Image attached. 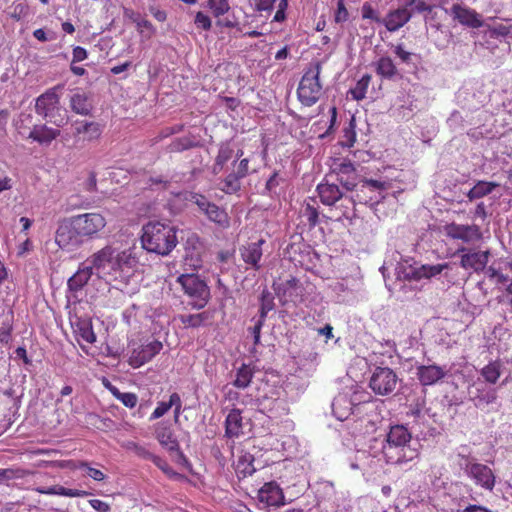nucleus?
Segmentation results:
<instances>
[{"label": "nucleus", "mask_w": 512, "mask_h": 512, "mask_svg": "<svg viewBox=\"0 0 512 512\" xmlns=\"http://www.w3.org/2000/svg\"><path fill=\"white\" fill-rule=\"evenodd\" d=\"M212 319V314L203 311L197 314H184L179 316V320L186 328H198Z\"/></svg>", "instance_id": "nucleus-34"}, {"label": "nucleus", "mask_w": 512, "mask_h": 512, "mask_svg": "<svg viewBox=\"0 0 512 512\" xmlns=\"http://www.w3.org/2000/svg\"><path fill=\"white\" fill-rule=\"evenodd\" d=\"M276 0H257L256 9L259 12L271 11L274 7Z\"/></svg>", "instance_id": "nucleus-59"}, {"label": "nucleus", "mask_w": 512, "mask_h": 512, "mask_svg": "<svg viewBox=\"0 0 512 512\" xmlns=\"http://www.w3.org/2000/svg\"><path fill=\"white\" fill-rule=\"evenodd\" d=\"M412 435L404 425L390 427L382 445L386 463L403 466L418 457V449L411 446Z\"/></svg>", "instance_id": "nucleus-2"}, {"label": "nucleus", "mask_w": 512, "mask_h": 512, "mask_svg": "<svg viewBox=\"0 0 512 512\" xmlns=\"http://www.w3.org/2000/svg\"><path fill=\"white\" fill-rule=\"evenodd\" d=\"M331 173L337 176V180L347 190L356 187L359 174L355 164L347 158H333L330 163Z\"/></svg>", "instance_id": "nucleus-10"}, {"label": "nucleus", "mask_w": 512, "mask_h": 512, "mask_svg": "<svg viewBox=\"0 0 512 512\" xmlns=\"http://www.w3.org/2000/svg\"><path fill=\"white\" fill-rule=\"evenodd\" d=\"M320 72L321 66L317 63L314 67L308 69L300 80L297 95L299 101L305 106L314 105L321 95Z\"/></svg>", "instance_id": "nucleus-7"}, {"label": "nucleus", "mask_w": 512, "mask_h": 512, "mask_svg": "<svg viewBox=\"0 0 512 512\" xmlns=\"http://www.w3.org/2000/svg\"><path fill=\"white\" fill-rule=\"evenodd\" d=\"M394 53L403 61L408 62L411 57V53L404 50L402 45H397L394 49Z\"/></svg>", "instance_id": "nucleus-63"}, {"label": "nucleus", "mask_w": 512, "mask_h": 512, "mask_svg": "<svg viewBox=\"0 0 512 512\" xmlns=\"http://www.w3.org/2000/svg\"><path fill=\"white\" fill-rule=\"evenodd\" d=\"M361 14L363 19H368L375 21L377 23H382V19L379 17L378 13L373 9L372 5L368 2H365L362 5Z\"/></svg>", "instance_id": "nucleus-50"}, {"label": "nucleus", "mask_w": 512, "mask_h": 512, "mask_svg": "<svg viewBox=\"0 0 512 512\" xmlns=\"http://www.w3.org/2000/svg\"><path fill=\"white\" fill-rule=\"evenodd\" d=\"M348 16H349V13L344 5L343 0H338L337 11L335 13V21L337 23L345 22V21H347Z\"/></svg>", "instance_id": "nucleus-53"}, {"label": "nucleus", "mask_w": 512, "mask_h": 512, "mask_svg": "<svg viewBox=\"0 0 512 512\" xmlns=\"http://www.w3.org/2000/svg\"><path fill=\"white\" fill-rule=\"evenodd\" d=\"M72 219L76 224V229L82 234L83 238H93L107 224L105 217L96 212L80 214Z\"/></svg>", "instance_id": "nucleus-13"}, {"label": "nucleus", "mask_w": 512, "mask_h": 512, "mask_svg": "<svg viewBox=\"0 0 512 512\" xmlns=\"http://www.w3.org/2000/svg\"><path fill=\"white\" fill-rule=\"evenodd\" d=\"M411 13L406 8H398L394 11H391L387 14V16L382 19V24L385 25L388 31L394 32L403 27L410 19Z\"/></svg>", "instance_id": "nucleus-27"}, {"label": "nucleus", "mask_w": 512, "mask_h": 512, "mask_svg": "<svg viewBox=\"0 0 512 512\" xmlns=\"http://www.w3.org/2000/svg\"><path fill=\"white\" fill-rule=\"evenodd\" d=\"M60 134L58 129L50 128L46 125H35L30 131L28 138L39 144L48 145Z\"/></svg>", "instance_id": "nucleus-30"}, {"label": "nucleus", "mask_w": 512, "mask_h": 512, "mask_svg": "<svg viewBox=\"0 0 512 512\" xmlns=\"http://www.w3.org/2000/svg\"><path fill=\"white\" fill-rule=\"evenodd\" d=\"M75 134H83V140L93 141L98 139L102 134V127L97 122H79L75 126Z\"/></svg>", "instance_id": "nucleus-32"}, {"label": "nucleus", "mask_w": 512, "mask_h": 512, "mask_svg": "<svg viewBox=\"0 0 512 512\" xmlns=\"http://www.w3.org/2000/svg\"><path fill=\"white\" fill-rule=\"evenodd\" d=\"M243 418L239 409L231 410L225 419V436L231 439L238 438L242 433Z\"/></svg>", "instance_id": "nucleus-28"}, {"label": "nucleus", "mask_w": 512, "mask_h": 512, "mask_svg": "<svg viewBox=\"0 0 512 512\" xmlns=\"http://www.w3.org/2000/svg\"><path fill=\"white\" fill-rule=\"evenodd\" d=\"M481 28H484L482 31V45L491 51L497 47L495 41H505L507 43L512 41V22H499L495 18L489 17L484 21V26Z\"/></svg>", "instance_id": "nucleus-8"}, {"label": "nucleus", "mask_w": 512, "mask_h": 512, "mask_svg": "<svg viewBox=\"0 0 512 512\" xmlns=\"http://www.w3.org/2000/svg\"><path fill=\"white\" fill-rule=\"evenodd\" d=\"M235 471L238 477H247L252 475L256 469L253 465V457L251 454H245L238 458L236 465H235Z\"/></svg>", "instance_id": "nucleus-40"}, {"label": "nucleus", "mask_w": 512, "mask_h": 512, "mask_svg": "<svg viewBox=\"0 0 512 512\" xmlns=\"http://www.w3.org/2000/svg\"><path fill=\"white\" fill-rule=\"evenodd\" d=\"M234 157V149L231 147L230 143L225 142L221 143L218 149L217 156L215 158V162L212 166L213 174H219L226 163Z\"/></svg>", "instance_id": "nucleus-33"}, {"label": "nucleus", "mask_w": 512, "mask_h": 512, "mask_svg": "<svg viewBox=\"0 0 512 512\" xmlns=\"http://www.w3.org/2000/svg\"><path fill=\"white\" fill-rule=\"evenodd\" d=\"M81 467H85L87 470V475L91 477L95 481H103L105 479V475L102 471L89 467L87 463H82Z\"/></svg>", "instance_id": "nucleus-57"}, {"label": "nucleus", "mask_w": 512, "mask_h": 512, "mask_svg": "<svg viewBox=\"0 0 512 512\" xmlns=\"http://www.w3.org/2000/svg\"><path fill=\"white\" fill-rule=\"evenodd\" d=\"M398 382L396 373L388 367H377L369 381V386L378 395H388L394 391Z\"/></svg>", "instance_id": "nucleus-12"}, {"label": "nucleus", "mask_w": 512, "mask_h": 512, "mask_svg": "<svg viewBox=\"0 0 512 512\" xmlns=\"http://www.w3.org/2000/svg\"><path fill=\"white\" fill-rule=\"evenodd\" d=\"M265 243V240L260 239L257 242L248 243L243 245L239 249V253L241 259L245 264H247L253 270H259L261 268V259H262V245Z\"/></svg>", "instance_id": "nucleus-21"}, {"label": "nucleus", "mask_w": 512, "mask_h": 512, "mask_svg": "<svg viewBox=\"0 0 512 512\" xmlns=\"http://www.w3.org/2000/svg\"><path fill=\"white\" fill-rule=\"evenodd\" d=\"M371 77L369 75H364L355 85L354 88L350 90L352 98L355 100H362L365 98L368 86L370 84Z\"/></svg>", "instance_id": "nucleus-45"}, {"label": "nucleus", "mask_w": 512, "mask_h": 512, "mask_svg": "<svg viewBox=\"0 0 512 512\" xmlns=\"http://www.w3.org/2000/svg\"><path fill=\"white\" fill-rule=\"evenodd\" d=\"M365 393L355 392L353 396H349L348 393H339L332 402V411L334 416L344 421L349 418L353 408L361 402L366 401Z\"/></svg>", "instance_id": "nucleus-14"}, {"label": "nucleus", "mask_w": 512, "mask_h": 512, "mask_svg": "<svg viewBox=\"0 0 512 512\" xmlns=\"http://www.w3.org/2000/svg\"><path fill=\"white\" fill-rule=\"evenodd\" d=\"M274 309V297L268 290H263L261 294L260 318L265 320L267 314Z\"/></svg>", "instance_id": "nucleus-47"}, {"label": "nucleus", "mask_w": 512, "mask_h": 512, "mask_svg": "<svg viewBox=\"0 0 512 512\" xmlns=\"http://www.w3.org/2000/svg\"><path fill=\"white\" fill-rule=\"evenodd\" d=\"M177 283L182 287L184 294L190 298L193 308L201 309L208 303L210 290L200 276L193 273L181 274L177 277Z\"/></svg>", "instance_id": "nucleus-4"}, {"label": "nucleus", "mask_w": 512, "mask_h": 512, "mask_svg": "<svg viewBox=\"0 0 512 512\" xmlns=\"http://www.w3.org/2000/svg\"><path fill=\"white\" fill-rule=\"evenodd\" d=\"M175 227L160 221H149L142 228L141 245L149 253L167 256L176 247Z\"/></svg>", "instance_id": "nucleus-3"}, {"label": "nucleus", "mask_w": 512, "mask_h": 512, "mask_svg": "<svg viewBox=\"0 0 512 512\" xmlns=\"http://www.w3.org/2000/svg\"><path fill=\"white\" fill-rule=\"evenodd\" d=\"M502 364L500 361H491L480 370V375L484 382L496 384L502 373Z\"/></svg>", "instance_id": "nucleus-37"}, {"label": "nucleus", "mask_w": 512, "mask_h": 512, "mask_svg": "<svg viewBox=\"0 0 512 512\" xmlns=\"http://www.w3.org/2000/svg\"><path fill=\"white\" fill-rule=\"evenodd\" d=\"M315 204V200L310 199L301 209V215L308 221L310 227H315L319 223V212Z\"/></svg>", "instance_id": "nucleus-42"}, {"label": "nucleus", "mask_w": 512, "mask_h": 512, "mask_svg": "<svg viewBox=\"0 0 512 512\" xmlns=\"http://www.w3.org/2000/svg\"><path fill=\"white\" fill-rule=\"evenodd\" d=\"M205 215L209 218V220L221 225H228V216L226 212L220 209L217 205L212 203L209 206V209L206 210Z\"/></svg>", "instance_id": "nucleus-44"}, {"label": "nucleus", "mask_w": 512, "mask_h": 512, "mask_svg": "<svg viewBox=\"0 0 512 512\" xmlns=\"http://www.w3.org/2000/svg\"><path fill=\"white\" fill-rule=\"evenodd\" d=\"M462 122V116L458 111H454L451 113L450 117L448 118V124L451 127H456L460 125Z\"/></svg>", "instance_id": "nucleus-64"}, {"label": "nucleus", "mask_w": 512, "mask_h": 512, "mask_svg": "<svg viewBox=\"0 0 512 512\" xmlns=\"http://www.w3.org/2000/svg\"><path fill=\"white\" fill-rule=\"evenodd\" d=\"M450 15L453 20L463 26L470 28H481L484 26L482 16L474 9L461 4H454L450 9Z\"/></svg>", "instance_id": "nucleus-18"}, {"label": "nucleus", "mask_w": 512, "mask_h": 512, "mask_svg": "<svg viewBox=\"0 0 512 512\" xmlns=\"http://www.w3.org/2000/svg\"><path fill=\"white\" fill-rule=\"evenodd\" d=\"M447 268V263L419 265L410 260H403L397 264L395 272L398 279L419 281L435 277Z\"/></svg>", "instance_id": "nucleus-5"}, {"label": "nucleus", "mask_w": 512, "mask_h": 512, "mask_svg": "<svg viewBox=\"0 0 512 512\" xmlns=\"http://www.w3.org/2000/svg\"><path fill=\"white\" fill-rule=\"evenodd\" d=\"M503 268L497 269L494 266L485 268L486 277L495 284H505L508 281V276L502 272Z\"/></svg>", "instance_id": "nucleus-49"}, {"label": "nucleus", "mask_w": 512, "mask_h": 512, "mask_svg": "<svg viewBox=\"0 0 512 512\" xmlns=\"http://www.w3.org/2000/svg\"><path fill=\"white\" fill-rule=\"evenodd\" d=\"M460 466L464 474L478 487L492 491L496 483V475L493 470L482 463L477 462L475 458L462 457Z\"/></svg>", "instance_id": "nucleus-6"}, {"label": "nucleus", "mask_w": 512, "mask_h": 512, "mask_svg": "<svg viewBox=\"0 0 512 512\" xmlns=\"http://www.w3.org/2000/svg\"><path fill=\"white\" fill-rule=\"evenodd\" d=\"M191 147V141L187 138H180L173 141L171 144L172 151H183Z\"/></svg>", "instance_id": "nucleus-56"}, {"label": "nucleus", "mask_w": 512, "mask_h": 512, "mask_svg": "<svg viewBox=\"0 0 512 512\" xmlns=\"http://www.w3.org/2000/svg\"><path fill=\"white\" fill-rule=\"evenodd\" d=\"M71 109L80 115H88L91 110V104L84 93H75L70 99Z\"/></svg>", "instance_id": "nucleus-39"}, {"label": "nucleus", "mask_w": 512, "mask_h": 512, "mask_svg": "<svg viewBox=\"0 0 512 512\" xmlns=\"http://www.w3.org/2000/svg\"><path fill=\"white\" fill-rule=\"evenodd\" d=\"M458 252H464L460 261L462 268L475 272L485 270L489 258L488 251H467L465 248H461Z\"/></svg>", "instance_id": "nucleus-19"}, {"label": "nucleus", "mask_w": 512, "mask_h": 512, "mask_svg": "<svg viewBox=\"0 0 512 512\" xmlns=\"http://www.w3.org/2000/svg\"><path fill=\"white\" fill-rule=\"evenodd\" d=\"M191 201L195 203L199 207V209L204 213L206 212L207 209H209V206L212 204L205 196L200 194L192 195Z\"/></svg>", "instance_id": "nucleus-54"}, {"label": "nucleus", "mask_w": 512, "mask_h": 512, "mask_svg": "<svg viewBox=\"0 0 512 512\" xmlns=\"http://www.w3.org/2000/svg\"><path fill=\"white\" fill-rule=\"evenodd\" d=\"M72 54H73V60H72L73 63L84 61L88 56L86 49L83 47H80V46H76L73 49Z\"/></svg>", "instance_id": "nucleus-61"}, {"label": "nucleus", "mask_w": 512, "mask_h": 512, "mask_svg": "<svg viewBox=\"0 0 512 512\" xmlns=\"http://www.w3.org/2000/svg\"><path fill=\"white\" fill-rule=\"evenodd\" d=\"M171 408H174V422L178 423L182 411V401L178 393H172L169 401H160L150 415V420H156L164 416Z\"/></svg>", "instance_id": "nucleus-24"}, {"label": "nucleus", "mask_w": 512, "mask_h": 512, "mask_svg": "<svg viewBox=\"0 0 512 512\" xmlns=\"http://www.w3.org/2000/svg\"><path fill=\"white\" fill-rule=\"evenodd\" d=\"M206 6L215 17L223 16L230 10L228 0H207Z\"/></svg>", "instance_id": "nucleus-46"}, {"label": "nucleus", "mask_w": 512, "mask_h": 512, "mask_svg": "<svg viewBox=\"0 0 512 512\" xmlns=\"http://www.w3.org/2000/svg\"><path fill=\"white\" fill-rule=\"evenodd\" d=\"M88 260L95 275L107 282H110L111 279H118L135 262L128 250H121L112 245H106L93 253Z\"/></svg>", "instance_id": "nucleus-1"}, {"label": "nucleus", "mask_w": 512, "mask_h": 512, "mask_svg": "<svg viewBox=\"0 0 512 512\" xmlns=\"http://www.w3.org/2000/svg\"><path fill=\"white\" fill-rule=\"evenodd\" d=\"M469 393L476 407L492 404L497 399L496 389L486 386L484 382L474 383Z\"/></svg>", "instance_id": "nucleus-23"}, {"label": "nucleus", "mask_w": 512, "mask_h": 512, "mask_svg": "<svg viewBox=\"0 0 512 512\" xmlns=\"http://www.w3.org/2000/svg\"><path fill=\"white\" fill-rule=\"evenodd\" d=\"M249 160L247 158L242 159L237 167L235 168L234 172L238 174V177H246L249 173L248 169Z\"/></svg>", "instance_id": "nucleus-58"}, {"label": "nucleus", "mask_w": 512, "mask_h": 512, "mask_svg": "<svg viewBox=\"0 0 512 512\" xmlns=\"http://www.w3.org/2000/svg\"><path fill=\"white\" fill-rule=\"evenodd\" d=\"M159 469H161L165 474L169 476L176 475L173 469L169 466V464L159 456L154 455L151 460Z\"/></svg>", "instance_id": "nucleus-52"}, {"label": "nucleus", "mask_w": 512, "mask_h": 512, "mask_svg": "<svg viewBox=\"0 0 512 512\" xmlns=\"http://www.w3.org/2000/svg\"><path fill=\"white\" fill-rule=\"evenodd\" d=\"M260 503L268 508H277L284 505V495L282 489L275 482H269L263 485L258 492Z\"/></svg>", "instance_id": "nucleus-20"}, {"label": "nucleus", "mask_w": 512, "mask_h": 512, "mask_svg": "<svg viewBox=\"0 0 512 512\" xmlns=\"http://www.w3.org/2000/svg\"><path fill=\"white\" fill-rule=\"evenodd\" d=\"M252 377L253 369L250 366L244 364L238 369L233 384L237 388L244 389L249 386Z\"/></svg>", "instance_id": "nucleus-43"}, {"label": "nucleus", "mask_w": 512, "mask_h": 512, "mask_svg": "<svg viewBox=\"0 0 512 512\" xmlns=\"http://www.w3.org/2000/svg\"><path fill=\"white\" fill-rule=\"evenodd\" d=\"M499 186L496 182L478 181L467 193L470 201L480 199L490 193Z\"/></svg>", "instance_id": "nucleus-36"}, {"label": "nucleus", "mask_w": 512, "mask_h": 512, "mask_svg": "<svg viewBox=\"0 0 512 512\" xmlns=\"http://www.w3.org/2000/svg\"><path fill=\"white\" fill-rule=\"evenodd\" d=\"M375 66L377 74L383 78L391 79L397 75V68L393 60L388 56L380 57Z\"/></svg>", "instance_id": "nucleus-38"}, {"label": "nucleus", "mask_w": 512, "mask_h": 512, "mask_svg": "<svg viewBox=\"0 0 512 512\" xmlns=\"http://www.w3.org/2000/svg\"><path fill=\"white\" fill-rule=\"evenodd\" d=\"M75 335L78 340L93 344L96 342V335L93 331L92 323L88 319L76 318L75 321H71Z\"/></svg>", "instance_id": "nucleus-29"}, {"label": "nucleus", "mask_w": 512, "mask_h": 512, "mask_svg": "<svg viewBox=\"0 0 512 512\" xmlns=\"http://www.w3.org/2000/svg\"><path fill=\"white\" fill-rule=\"evenodd\" d=\"M106 387L109 389L112 395L124 406L128 408H134L137 405L138 397L135 393L121 392L118 388L112 386L111 384H107Z\"/></svg>", "instance_id": "nucleus-41"}, {"label": "nucleus", "mask_w": 512, "mask_h": 512, "mask_svg": "<svg viewBox=\"0 0 512 512\" xmlns=\"http://www.w3.org/2000/svg\"><path fill=\"white\" fill-rule=\"evenodd\" d=\"M128 448L133 449L134 452L141 458L152 460V457H154V454L150 453L146 448L139 446L134 442L129 443Z\"/></svg>", "instance_id": "nucleus-55"}, {"label": "nucleus", "mask_w": 512, "mask_h": 512, "mask_svg": "<svg viewBox=\"0 0 512 512\" xmlns=\"http://www.w3.org/2000/svg\"><path fill=\"white\" fill-rule=\"evenodd\" d=\"M446 2L447 0H441L438 6H433V8L429 10V13L425 14L426 24L437 31L442 30V21L445 15H450V10L444 7Z\"/></svg>", "instance_id": "nucleus-31"}, {"label": "nucleus", "mask_w": 512, "mask_h": 512, "mask_svg": "<svg viewBox=\"0 0 512 512\" xmlns=\"http://www.w3.org/2000/svg\"><path fill=\"white\" fill-rule=\"evenodd\" d=\"M317 192L321 202L327 206H332L337 201L342 200L340 207L343 210L339 218L344 217L348 219L352 217L354 211V201L351 198L344 197L336 184H331L328 182L320 183L317 186Z\"/></svg>", "instance_id": "nucleus-9"}, {"label": "nucleus", "mask_w": 512, "mask_h": 512, "mask_svg": "<svg viewBox=\"0 0 512 512\" xmlns=\"http://www.w3.org/2000/svg\"><path fill=\"white\" fill-rule=\"evenodd\" d=\"M155 437L160 445L170 452L179 450V443L174 434L171 424L167 421H161L155 426Z\"/></svg>", "instance_id": "nucleus-22"}, {"label": "nucleus", "mask_w": 512, "mask_h": 512, "mask_svg": "<svg viewBox=\"0 0 512 512\" xmlns=\"http://www.w3.org/2000/svg\"><path fill=\"white\" fill-rule=\"evenodd\" d=\"M162 348L163 345L158 340H153L147 344L140 345L132 350L128 363L134 368H139L152 360V358L155 357Z\"/></svg>", "instance_id": "nucleus-16"}, {"label": "nucleus", "mask_w": 512, "mask_h": 512, "mask_svg": "<svg viewBox=\"0 0 512 512\" xmlns=\"http://www.w3.org/2000/svg\"><path fill=\"white\" fill-rule=\"evenodd\" d=\"M240 179L234 171L226 176L223 181V187L221 188L225 193H235L240 189Z\"/></svg>", "instance_id": "nucleus-48"}, {"label": "nucleus", "mask_w": 512, "mask_h": 512, "mask_svg": "<svg viewBox=\"0 0 512 512\" xmlns=\"http://www.w3.org/2000/svg\"><path fill=\"white\" fill-rule=\"evenodd\" d=\"M59 97L54 91H47L40 95L35 104L37 114L45 117L52 118L54 111L58 108Z\"/></svg>", "instance_id": "nucleus-25"}, {"label": "nucleus", "mask_w": 512, "mask_h": 512, "mask_svg": "<svg viewBox=\"0 0 512 512\" xmlns=\"http://www.w3.org/2000/svg\"><path fill=\"white\" fill-rule=\"evenodd\" d=\"M412 4H415V10L420 13L425 12L427 14V13H429V10L433 8V6L427 5L423 1L415 2V0H410L408 2V5H412Z\"/></svg>", "instance_id": "nucleus-62"}, {"label": "nucleus", "mask_w": 512, "mask_h": 512, "mask_svg": "<svg viewBox=\"0 0 512 512\" xmlns=\"http://www.w3.org/2000/svg\"><path fill=\"white\" fill-rule=\"evenodd\" d=\"M448 237L461 240L465 243H475L482 239V232L478 225H464L452 223L446 227Z\"/></svg>", "instance_id": "nucleus-17"}, {"label": "nucleus", "mask_w": 512, "mask_h": 512, "mask_svg": "<svg viewBox=\"0 0 512 512\" xmlns=\"http://www.w3.org/2000/svg\"><path fill=\"white\" fill-rule=\"evenodd\" d=\"M35 491L40 494H46V495H59V496H66V497H83L87 495V492L83 490L78 489H68L63 486L55 485L52 487H37L35 488Z\"/></svg>", "instance_id": "nucleus-35"}, {"label": "nucleus", "mask_w": 512, "mask_h": 512, "mask_svg": "<svg viewBox=\"0 0 512 512\" xmlns=\"http://www.w3.org/2000/svg\"><path fill=\"white\" fill-rule=\"evenodd\" d=\"M194 23L197 26V28H200L205 31L210 30L212 26V21L210 17L204 14L203 12L196 13Z\"/></svg>", "instance_id": "nucleus-51"}, {"label": "nucleus", "mask_w": 512, "mask_h": 512, "mask_svg": "<svg viewBox=\"0 0 512 512\" xmlns=\"http://www.w3.org/2000/svg\"><path fill=\"white\" fill-rule=\"evenodd\" d=\"M84 238L76 229V224L71 218L63 221L57 228L55 234L56 244L63 250L74 251L83 244Z\"/></svg>", "instance_id": "nucleus-11"}, {"label": "nucleus", "mask_w": 512, "mask_h": 512, "mask_svg": "<svg viewBox=\"0 0 512 512\" xmlns=\"http://www.w3.org/2000/svg\"><path fill=\"white\" fill-rule=\"evenodd\" d=\"M89 503L91 507L98 512H108L110 510L109 504L102 500L92 499L89 501Z\"/></svg>", "instance_id": "nucleus-60"}, {"label": "nucleus", "mask_w": 512, "mask_h": 512, "mask_svg": "<svg viewBox=\"0 0 512 512\" xmlns=\"http://www.w3.org/2000/svg\"><path fill=\"white\" fill-rule=\"evenodd\" d=\"M448 374L445 366L435 363L416 365V376L422 386H433L441 382Z\"/></svg>", "instance_id": "nucleus-15"}, {"label": "nucleus", "mask_w": 512, "mask_h": 512, "mask_svg": "<svg viewBox=\"0 0 512 512\" xmlns=\"http://www.w3.org/2000/svg\"><path fill=\"white\" fill-rule=\"evenodd\" d=\"M88 258L79 266L78 270L72 275L67 282L68 288L71 292H78L89 281L92 275H95L93 268H90Z\"/></svg>", "instance_id": "nucleus-26"}]
</instances>
